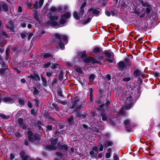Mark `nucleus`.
<instances>
[{"mask_svg":"<svg viewBox=\"0 0 160 160\" xmlns=\"http://www.w3.org/2000/svg\"><path fill=\"white\" fill-rule=\"evenodd\" d=\"M111 153L107 152L106 154V157L107 158H109L110 157Z\"/></svg>","mask_w":160,"mask_h":160,"instance_id":"obj_51","label":"nucleus"},{"mask_svg":"<svg viewBox=\"0 0 160 160\" xmlns=\"http://www.w3.org/2000/svg\"><path fill=\"white\" fill-rule=\"evenodd\" d=\"M38 93V90L36 89V88H34V90L33 92V94L34 95H36Z\"/></svg>","mask_w":160,"mask_h":160,"instance_id":"obj_42","label":"nucleus"},{"mask_svg":"<svg viewBox=\"0 0 160 160\" xmlns=\"http://www.w3.org/2000/svg\"><path fill=\"white\" fill-rule=\"evenodd\" d=\"M134 75L135 77L138 76L142 77L143 76V74L140 71L138 70H136L134 72Z\"/></svg>","mask_w":160,"mask_h":160,"instance_id":"obj_19","label":"nucleus"},{"mask_svg":"<svg viewBox=\"0 0 160 160\" xmlns=\"http://www.w3.org/2000/svg\"><path fill=\"white\" fill-rule=\"evenodd\" d=\"M0 116L2 118L4 119L8 118L7 116L2 113H0Z\"/></svg>","mask_w":160,"mask_h":160,"instance_id":"obj_44","label":"nucleus"},{"mask_svg":"<svg viewBox=\"0 0 160 160\" xmlns=\"http://www.w3.org/2000/svg\"><path fill=\"white\" fill-rule=\"evenodd\" d=\"M113 144V142L111 141H107L104 142V146L106 148L108 147L111 146Z\"/></svg>","mask_w":160,"mask_h":160,"instance_id":"obj_21","label":"nucleus"},{"mask_svg":"<svg viewBox=\"0 0 160 160\" xmlns=\"http://www.w3.org/2000/svg\"><path fill=\"white\" fill-rule=\"evenodd\" d=\"M80 11L78 14L77 12H75L73 13V17L76 20H79L81 17H82L83 15H80Z\"/></svg>","mask_w":160,"mask_h":160,"instance_id":"obj_20","label":"nucleus"},{"mask_svg":"<svg viewBox=\"0 0 160 160\" xmlns=\"http://www.w3.org/2000/svg\"><path fill=\"white\" fill-rule=\"evenodd\" d=\"M79 101V98L76 97L74 98L72 100V105L70 106V108L71 109H73L75 107V110L80 109L84 108V106L82 104H77V102Z\"/></svg>","mask_w":160,"mask_h":160,"instance_id":"obj_3","label":"nucleus"},{"mask_svg":"<svg viewBox=\"0 0 160 160\" xmlns=\"http://www.w3.org/2000/svg\"><path fill=\"white\" fill-rule=\"evenodd\" d=\"M5 71V70L4 68L0 70V73L2 74H3L4 73Z\"/></svg>","mask_w":160,"mask_h":160,"instance_id":"obj_61","label":"nucleus"},{"mask_svg":"<svg viewBox=\"0 0 160 160\" xmlns=\"http://www.w3.org/2000/svg\"><path fill=\"white\" fill-rule=\"evenodd\" d=\"M100 51V48H95L94 49L93 51L91 53L93 54H94V53H97Z\"/></svg>","mask_w":160,"mask_h":160,"instance_id":"obj_27","label":"nucleus"},{"mask_svg":"<svg viewBox=\"0 0 160 160\" xmlns=\"http://www.w3.org/2000/svg\"><path fill=\"white\" fill-rule=\"evenodd\" d=\"M0 34H2L3 36H5L6 38H9L10 37L7 35V33L4 32V31H2L1 32H0Z\"/></svg>","mask_w":160,"mask_h":160,"instance_id":"obj_31","label":"nucleus"},{"mask_svg":"<svg viewBox=\"0 0 160 160\" xmlns=\"http://www.w3.org/2000/svg\"><path fill=\"white\" fill-rule=\"evenodd\" d=\"M17 123L21 126L22 127V128L26 129V126L23 124V120L22 118H19L18 120Z\"/></svg>","mask_w":160,"mask_h":160,"instance_id":"obj_16","label":"nucleus"},{"mask_svg":"<svg viewBox=\"0 0 160 160\" xmlns=\"http://www.w3.org/2000/svg\"><path fill=\"white\" fill-rule=\"evenodd\" d=\"M90 101L91 102L92 100V88L90 89Z\"/></svg>","mask_w":160,"mask_h":160,"instance_id":"obj_34","label":"nucleus"},{"mask_svg":"<svg viewBox=\"0 0 160 160\" xmlns=\"http://www.w3.org/2000/svg\"><path fill=\"white\" fill-rule=\"evenodd\" d=\"M36 112V110L32 109L31 110V112L32 115H34Z\"/></svg>","mask_w":160,"mask_h":160,"instance_id":"obj_52","label":"nucleus"},{"mask_svg":"<svg viewBox=\"0 0 160 160\" xmlns=\"http://www.w3.org/2000/svg\"><path fill=\"white\" fill-rule=\"evenodd\" d=\"M131 121L129 119H127L124 122L125 125L126 126V127L128 128V126L130 124Z\"/></svg>","mask_w":160,"mask_h":160,"instance_id":"obj_29","label":"nucleus"},{"mask_svg":"<svg viewBox=\"0 0 160 160\" xmlns=\"http://www.w3.org/2000/svg\"><path fill=\"white\" fill-rule=\"evenodd\" d=\"M51 63L50 62H48L44 64L43 65V67L44 68H46L48 67L50 65Z\"/></svg>","mask_w":160,"mask_h":160,"instance_id":"obj_35","label":"nucleus"},{"mask_svg":"<svg viewBox=\"0 0 160 160\" xmlns=\"http://www.w3.org/2000/svg\"><path fill=\"white\" fill-rule=\"evenodd\" d=\"M70 17V13L69 12H67L65 14L62 15L61 16V20L60 21V23L62 24L65 23L66 22L67 19L69 18Z\"/></svg>","mask_w":160,"mask_h":160,"instance_id":"obj_6","label":"nucleus"},{"mask_svg":"<svg viewBox=\"0 0 160 160\" xmlns=\"http://www.w3.org/2000/svg\"><path fill=\"white\" fill-rule=\"evenodd\" d=\"M48 17L51 20L47 23V25H52L55 28H58L60 27V25L58 22L54 21L55 20H57L58 18V16H52L51 12H49L48 14Z\"/></svg>","mask_w":160,"mask_h":160,"instance_id":"obj_1","label":"nucleus"},{"mask_svg":"<svg viewBox=\"0 0 160 160\" xmlns=\"http://www.w3.org/2000/svg\"><path fill=\"white\" fill-rule=\"evenodd\" d=\"M73 116H71V117L68 119V122L69 124L71 123L72 122L73 120Z\"/></svg>","mask_w":160,"mask_h":160,"instance_id":"obj_39","label":"nucleus"},{"mask_svg":"<svg viewBox=\"0 0 160 160\" xmlns=\"http://www.w3.org/2000/svg\"><path fill=\"white\" fill-rule=\"evenodd\" d=\"M98 153V148L96 147H93L92 150L90 152V154L92 157L95 158L97 157Z\"/></svg>","mask_w":160,"mask_h":160,"instance_id":"obj_7","label":"nucleus"},{"mask_svg":"<svg viewBox=\"0 0 160 160\" xmlns=\"http://www.w3.org/2000/svg\"><path fill=\"white\" fill-rule=\"evenodd\" d=\"M59 46L61 49L63 50L64 48V43H62L61 41L59 42Z\"/></svg>","mask_w":160,"mask_h":160,"instance_id":"obj_33","label":"nucleus"},{"mask_svg":"<svg viewBox=\"0 0 160 160\" xmlns=\"http://www.w3.org/2000/svg\"><path fill=\"white\" fill-rule=\"evenodd\" d=\"M58 65V64H52V68L53 69H55L56 68L57 66Z\"/></svg>","mask_w":160,"mask_h":160,"instance_id":"obj_49","label":"nucleus"},{"mask_svg":"<svg viewBox=\"0 0 160 160\" xmlns=\"http://www.w3.org/2000/svg\"><path fill=\"white\" fill-rule=\"evenodd\" d=\"M58 142L57 139L51 140V143L52 145H47L45 146V148L49 150H54L56 149V146L57 143Z\"/></svg>","mask_w":160,"mask_h":160,"instance_id":"obj_5","label":"nucleus"},{"mask_svg":"<svg viewBox=\"0 0 160 160\" xmlns=\"http://www.w3.org/2000/svg\"><path fill=\"white\" fill-rule=\"evenodd\" d=\"M75 69L76 71L78 73H82L83 72L82 71V69L80 67L78 66H76L75 67Z\"/></svg>","mask_w":160,"mask_h":160,"instance_id":"obj_26","label":"nucleus"},{"mask_svg":"<svg viewBox=\"0 0 160 160\" xmlns=\"http://www.w3.org/2000/svg\"><path fill=\"white\" fill-rule=\"evenodd\" d=\"M126 103V105L125 107H122L119 111V114L124 115V110L125 108L127 110L129 109L132 106L134 103L132 101V98L131 96L127 97Z\"/></svg>","mask_w":160,"mask_h":160,"instance_id":"obj_2","label":"nucleus"},{"mask_svg":"<svg viewBox=\"0 0 160 160\" xmlns=\"http://www.w3.org/2000/svg\"><path fill=\"white\" fill-rule=\"evenodd\" d=\"M28 134L29 141L32 142H34L36 140H39L40 138L37 134L33 135V133L30 131H28Z\"/></svg>","mask_w":160,"mask_h":160,"instance_id":"obj_4","label":"nucleus"},{"mask_svg":"<svg viewBox=\"0 0 160 160\" xmlns=\"http://www.w3.org/2000/svg\"><path fill=\"white\" fill-rule=\"evenodd\" d=\"M113 159H114V160H118V157L114 153V155H113Z\"/></svg>","mask_w":160,"mask_h":160,"instance_id":"obj_60","label":"nucleus"},{"mask_svg":"<svg viewBox=\"0 0 160 160\" xmlns=\"http://www.w3.org/2000/svg\"><path fill=\"white\" fill-rule=\"evenodd\" d=\"M14 155L13 154H11L10 159L11 160H12L13 159H14Z\"/></svg>","mask_w":160,"mask_h":160,"instance_id":"obj_58","label":"nucleus"},{"mask_svg":"<svg viewBox=\"0 0 160 160\" xmlns=\"http://www.w3.org/2000/svg\"><path fill=\"white\" fill-rule=\"evenodd\" d=\"M130 80V78L129 77H126L123 79V80L125 82H128Z\"/></svg>","mask_w":160,"mask_h":160,"instance_id":"obj_45","label":"nucleus"},{"mask_svg":"<svg viewBox=\"0 0 160 160\" xmlns=\"http://www.w3.org/2000/svg\"><path fill=\"white\" fill-rule=\"evenodd\" d=\"M92 12V13L95 16L98 15L100 12L99 11L97 10L96 9H93L92 8H90L88 10V13L91 14V13Z\"/></svg>","mask_w":160,"mask_h":160,"instance_id":"obj_15","label":"nucleus"},{"mask_svg":"<svg viewBox=\"0 0 160 160\" xmlns=\"http://www.w3.org/2000/svg\"><path fill=\"white\" fill-rule=\"evenodd\" d=\"M21 35L22 38H24L26 36V33L24 32L22 33H21Z\"/></svg>","mask_w":160,"mask_h":160,"instance_id":"obj_53","label":"nucleus"},{"mask_svg":"<svg viewBox=\"0 0 160 160\" xmlns=\"http://www.w3.org/2000/svg\"><path fill=\"white\" fill-rule=\"evenodd\" d=\"M118 65L119 67L122 70L123 69L126 67V65L124 62H120L118 63Z\"/></svg>","mask_w":160,"mask_h":160,"instance_id":"obj_25","label":"nucleus"},{"mask_svg":"<svg viewBox=\"0 0 160 160\" xmlns=\"http://www.w3.org/2000/svg\"><path fill=\"white\" fill-rule=\"evenodd\" d=\"M55 36L57 38L59 39H60L61 40L63 41L64 42V43L65 42H66V43H67V41L68 40V38L66 36L64 35L61 36L59 34L56 33L55 34Z\"/></svg>","mask_w":160,"mask_h":160,"instance_id":"obj_9","label":"nucleus"},{"mask_svg":"<svg viewBox=\"0 0 160 160\" xmlns=\"http://www.w3.org/2000/svg\"><path fill=\"white\" fill-rule=\"evenodd\" d=\"M144 6L146 7V13L147 14L149 13L150 12L152 9L151 5L148 3H146Z\"/></svg>","mask_w":160,"mask_h":160,"instance_id":"obj_22","label":"nucleus"},{"mask_svg":"<svg viewBox=\"0 0 160 160\" xmlns=\"http://www.w3.org/2000/svg\"><path fill=\"white\" fill-rule=\"evenodd\" d=\"M10 52V50L9 48H7L6 50V55L7 56H8L9 55V52Z\"/></svg>","mask_w":160,"mask_h":160,"instance_id":"obj_48","label":"nucleus"},{"mask_svg":"<svg viewBox=\"0 0 160 160\" xmlns=\"http://www.w3.org/2000/svg\"><path fill=\"white\" fill-rule=\"evenodd\" d=\"M84 61L88 63L90 62H92V63L98 62V61L96 59L89 57L86 58L84 60Z\"/></svg>","mask_w":160,"mask_h":160,"instance_id":"obj_11","label":"nucleus"},{"mask_svg":"<svg viewBox=\"0 0 160 160\" xmlns=\"http://www.w3.org/2000/svg\"><path fill=\"white\" fill-rule=\"evenodd\" d=\"M85 18H87L85 19L83 22H82L81 21L80 22L81 23H82V24H86L89 22L91 20V18L90 14L88 12L87 14L85 15Z\"/></svg>","mask_w":160,"mask_h":160,"instance_id":"obj_12","label":"nucleus"},{"mask_svg":"<svg viewBox=\"0 0 160 160\" xmlns=\"http://www.w3.org/2000/svg\"><path fill=\"white\" fill-rule=\"evenodd\" d=\"M18 102L20 105H23L24 103V101L22 99H19Z\"/></svg>","mask_w":160,"mask_h":160,"instance_id":"obj_40","label":"nucleus"},{"mask_svg":"<svg viewBox=\"0 0 160 160\" xmlns=\"http://www.w3.org/2000/svg\"><path fill=\"white\" fill-rule=\"evenodd\" d=\"M62 75H63V72L62 71H61L60 72V73L59 74V76H58L59 79L60 80H62L63 79Z\"/></svg>","mask_w":160,"mask_h":160,"instance_id":"obj_36","label":"nucleus"},{"mask_svg":"<svg viewBox=\"0 0 160 160\" xmlns=\"http://www.w3.org/2000/svg\"><path fill=\"white\" fill-rule=\"evenodd\" d=\"M114 148H109L108 149V153H111L112 151H114Z\"/></svg>","mask_w":160,"mask_h":160,"instance_id":"obj_38","label":"nucleus"},{"mask_svg":"<svg viewBox=\"0 0 160 160\" xmlns=\"http://www.w3.org/2000/svg\"><path fill=\"white\" fill-rule=\"evenodd\" d=\"M2 8L3 10L5 11H7L8 10V8L6 4L3 3L2 2H0V12H1L2 10Z\"/></svg>","mask_w":160,"mask_h":160,"instance_id":"obj_14","label":"nucleus"},{"mask_svg":"<svg viewBox=\"0 0 160 160\" xmlns=\"http://www.w3.org/2000/svg\"><path fill=\"white\" fill-rule=\"evenodd\" d=\"M26 22H22L21 23V25L22 27L24 28L26 27Z\"/></svg>","mask_w":160,"mask_h":160,"instance_id":"obj_54","label":"nucleus"},{"mask_svg":"<svg viewBox=\"0 0 160 160\" xmlns=\"http://www.w3.org/2000/svg\"><path fill=\"white\" fill-rule=\"evenodd\" d=\"M60 148L62 150H63L65 151H67L68 150V147L65 145H63L61 146L60 147Z\"/></svg>","mask_w":160,"mask_h":160,"instance_id":"obj_30","label":"nucleus"},{"mask_svg":"<svg viewBox=\"0 0 160 160\" xmlns=\"http://www.w3.org/2000/svg\"><path fill=\"white\" fill-rule=\"evenodd\" d=\"M47 129L49 130H51L52 129V125H48L46 126Z\"/></svg>","mask_w":160,"mask_h":160,"instance_id":"obj_46","label":"nucleus"},{"mask_svg":"<svg viewBox=\"0 0 160 160\" xmlns=\"http://www.w3.org/2000/svg\"><path fill=\"white\" fill-rule=\"evenodd\" d=\"M30 77L32 79H34L36 81L40 80V78L39 75L36 73H35L34 76L32 75H30Z\"/></svg>","mask_w":160,"mask_h":160,"instance_id":"obj_23","label":"nucleus"},{"mask_svg":"<svg viewBox=\"0 0 160 160\" xmlns=\"http://www.w3.org/2000/svg\"><path fill=\"white\" fill-rule=\"evenodd\" d=\"M80 56L82 57H83L86 56V51H83L80 54Z\"/></svg>","mask_w":160,"mask_h":160,"instance_id":"obj_41","label":"nucleus"},{"mask_svg":"<svg viewBox=\"0 0 160 160\" xmlns=\"http://www.w3.org/2000/svg\"><path fill=\"white\" fill-rule=\"evenodd\" d=\"M106 78L108 80H109L111 79L110 76L108 74L107 75Z\"/></svg>","mask_w":160,"mask_h":160,"instance_id":"obj_63","label":"nucleus"},{"mask_svg":"<svg viewBox=\"0 0 160 160\" xmlns=\"http://www.w3.org/2000/svg\"><path fill=\"white\" fill-rule=\"evenodd\" d=\"M17 98V96L13 95L11 98L8 97L5 98L3 99V101L5 102H14L13 100Z\"/></svg>","mask_w":160,"mask_h":160,"instance_id":"obj_13","label":"nucleus"},{"mask_svg":"<svg viewBox=\"0 0 160 160\" xmlns=\"http://www.w3.org/2000/svg\"><path fill=\"white\" fill-rule=\"evenodd\" d=\"M33 35V34L32 33H30L29 34L28 36V39H30L31 37Z\"/></svg>","mask_w":160,"mask_h":160,"instance_id":"obj_64","label":"nucleus"},{"mask_svg":"<svg viewBox=\"0 0 160 160\" xmlns=\"http://www.w3.org/2000/svg\"><path fill=\"white\" fill-rule=\"evenodd\" d=\"M103 150V146L102 144H101L100 146V148H99V150L100 151H102Z\"/></svg>","mask_w":160,"mask_h":160,"instance_id":"obj_56","label":"nucleus"},{"mask_svg":"<svg viewBox=\"0 0 160 160\" xmlns=\"http://www.w3.org/2000/svg\"><path fill=\"white\" fill-rule=\"evenodd\" d=\"M34 101L35 102V104H36V106L38 107V106L39 103L38 101V100L35 99Z\"/></svg>","mask_w":160,"mask_h":160,"instance_id":"obj_57","label":"nucleus"},{"mask_svg":"<svg viewBox=\"0 0 160 160\" xmlns=\"http://www.w3.org/2000/svg\"><path fill=\"white\" fill-rule=\"evenodd\" d=\"M76 115L77 117H80L81 116V112L79 111H78L76 113Z\"/></svg>","mask_w":160,"mask_h":160,"instance_id":"obj_55","label":"nucleus"},{"mask_svg":"<svg viewBox=\"0 0 160 160\" xmlns=\"http://www.w3.org/2000/svg\"><path fill=\"white\" fill-rule=\"evenodd\" d=\"M28 106L29 107L31 108L32 107V105L30 101L28 102Z\"/></svg>","mask_w":160,"mask_h":160,"instance_id":"obj_62","label":"nucleus"},{"mask_svg":"<svg viewBox=\"0 0 160 160\" xmlns=\"http://www.w3.org/2000/svg\"><path fill=\"white\" fill-rule=\"evenodd\" d=\"M6 27L7 28L10 29V32H14V31L13 30V22L12 20L9 21L8 23L6 24Z\"/></svg>","mask_w":160,"mask_h":160,"instance_id":"obj_8","label":"nucleus"},{"mask_svg":"<svg viewBox=\"0 0 160 160\" xmlns=\"http://www.w3.org/2000/svg\"><path fill=\"white\" fill-rule=\"evenodd\" d=\"M50 11L52 12H55L57 11V9L53 7L51 8Z\"/></svg>","mask_w":160,"mask_h":160,"instance_id":"obj_47","label":"nucleus"},{"mask_svg":"<svg viewBox=\"0 0 160 160\" xmlns=\"http://www.w3.org/2000/svg\"><path fill=\"white\" fill-rule=\"evenodd\" d=\"M41 78H42L41 79H42V81L44 83H46L47 81L45 78H43L42 77H41Z\"/></svg>","mask_w":160,"mask_h":160,"instance_id":"obj_59","label":"nucleus"},{"mask_svg":"<svg viewBox=\"0 0 160 160\" xmlns=\"http://www.w3.org/2000/svg\"><path fill=\"white\" fill-rule=\"evenodd\" d=\"M52 56L51 54L48 53H43L41 54V57L42 59H45L46 58H49V57Z\"/></svg>","mask_w":160,"mask_h":160,"instance_id":"obj_17","label":"nucleus"},{"mask_svg":"<svg viewBox=\"0 0 160 160\" xmlns=\"http://www.w3.org/2000/svg\"><path fill=\"white\" fill-rule=\"evenodd\" d=\"M25 152L24 151H22L20 153V155L22 158L23 160H28L29 159V156L28 155H25Z\"/></svg>","mask_w":160,"mask_h":160,"instance_id":"obj_18","label":"nucleus"},{"mask_svg":"<svg viewBox=\"0 0 160 160\" xmlns=\"http://www.w3.org/2000/svg\"><path fill=\"white\" fill-rule=\"evenodd\" d=\"M95 77V75L93 74H91L89 77V81L91 82H93Z\"/></svg>","mask_w":160,"mask_h":160,"instance_id":"obj_28","label":"nucleus"},{"mask_svg":"<svg viewBox=\"0 0 160 160\" xmlns=\"http://www.w3.org/2000/svg\"><path fill=\"white\" fill-rule=\"evenodd\" d=\"M0 116L2 118L4 119L8 118L7 116L2 113H0Z\"/></svg>","mask_w":160,"mask_h":160,"instance_id":"obj_43","label":"nucleus"},{"mask_svg":"<svg viewBox=\"0 0 160 160\" xmlns=\"http://www.w3.org/2000/svg\"><path fill=\"white\" fill-rule=\"evenodd\" d=\"M47 76L48 77H51L52 75V73L50 72H48L46 73Z\"/></svg>","mask_w":160,"mask_h":160,"instance_id":"obj_50","label":"nucleus"},{"mask_svg":"<svg viewBox=\"0 0 160 160\" xmlns=\"http://www.w3.org/2000/svg\"><path fill=\"white\" fill-rule=\"evenodd\" d=\"M101 116L102 117V120L103 121H106L107 119V116L106 114L104 113H102Z\"/></svg>","mask_w":160,"mask_h":160,"instance_id":"obj_32","label":"nucleus"},{"mask_svg":"<svg viewBox=\"0 0 160 160\" xmlns=\"http://www.w3.org/2000/svg\"><path fill=\"white\" fill-rule=\"evenodd\" d=\"M44 0H40L39 2V5L38 7L39 8H41L43 4Z\"/></svg>","mask_w":160,"mask_h":160,"instance_id":"obj_37","label":"nucleus"},{"mask_svg":"<svg viewBox=\"0 0 160 160\" xmlns=\"http://www.w3.org/2000/svg\"><path fill=\"white\" fill-rule=\"evenodd\" d=\"M86 5V2H84L82 4V6H81L80 9V15H83L84 13V7Z\"/></svg>","mask_w":160,"mask_h":160,"instance_id":"obj_24","label":"nucleus"},{"mask_svg":"<svg viewBox=\"0 0 160 160\" xmlns=\"http://www.w3.org/2000/svg\"><path fill=\"white\" fill-rule=\"evenodd\" d=\"M105 55L107 58L106 59L109 62H112L113 60V57L112 54H111L110 53L108 52H105Z\"/></svg>","mask_w":160,"mask_h":160,"instance_id":"obj_10","label":"nucleus"}]
</instances>
